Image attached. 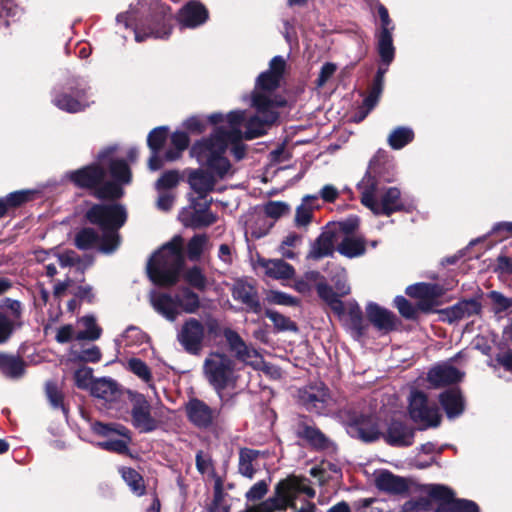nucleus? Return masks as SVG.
<instances>
[{
  "label": "nucleus",
  "mask_w": 512,
  "mask_h": 512,
  "mask_svg": "<svg viewBox=\"0 0 512 512\" xmlns=\"http://www.w3.org/2000/svg\"><path fill=\"white\" fill-rule=\"evenodd\" d=\"M345 422L347 433L351 437L361 439L364 442H372L379 437L377 426L368 417L353 414Z\"/></svg>",
  "instance_id": "nucleus-19"
},
{
  "label": "nucleus",
  "mask_w": 512,
  "mask_h": 512,
  "mask_svg": "<svg viewBox=\"0 0 512 512\" xmlns=\"http://www.w3.org/2000/svg\"><path fill=\"white\" fill-rule=\"evenodd\" d=\"M120 473L124 481L135 494L142 495L144 493L145 486L143 478L136 470L122 467Z\"/></svg>",
  "instance_id": "nucleus-48"
},
{
  "label": "nucleus",
  "mask_w": 512,
  "mask_h": 512,
  "mask_svg": "<svg viewBox=\"0 0 512 512\" xmlns=\"http://www.w3.org/2000/svg\"><path fill=\"white\" fill-rule=\"evenodd\" d=\"M208 19V11L199 1L188 2L179 12L178 21L183 27L196 28Z\"/></svg>",
  "instance_id": "nucleus-23"
},
{
  "label": "nucleus",
  "mask_w": 512,
  "mask_h": 512,
  "mask_svg": "<svg viewBox=\"0 0 512 512\" xmlns=\"http://www.w3.org/2000/svg\"><path fill=\"white\" fill-rule=\"evenodd\" d=\"M91 392L95 397L107 402L115 400L119 393L116 382L105 378L93 382Z\"/></svg>",
  "instance_id": "nucleus-38"
},
{
  "label": "nucleus",
  "mask_w": 512,
  "mask_h": 512,
  "mask_svg": "<svg viewBox=\"0 0 512 512\" xmlns=\"http://www.w3.org/2000/svg\"><path fill=\"white\" fill-rule=\"evenodd\" d=\"M489 298L493 304L496 305V312H501L512 307V298L505 297L498 291H491L489 293Z\"/></svg>",
  "instance_id": "nucleus-64"
},
{
  "label": "nucleus",
  "mask_w": 512,
  "mask_h": 512,
  "mask_svg": "<svg viewBox=\"0 0 512 512\" xmlns=\"http://www.w3.org/2000/svg\"><path fill=\"white\" fill-rule=\"evenodd\" d=\"M203 372L208 383L224 402V390L234 388L238 380L235 361L220 352H211L203 363Z\"/></svg>",
  "instance_id": "nucleus-7"
},
{
  "label": "nucleus",
  "mask_w": 512,
  "mask_h": 512,
  "mask_svg": "<svg viewBox=\"0 0 512 512\" xmlns=\"http://www.w3.org/2000/svg\"><path fill=\"white\" fill-rule=\"evenodd\" d=\"M0 372L11 379L21 378L25 373V362L19 356L0 353Z\"/></svg>",
  "instance_id": "nucleus-33"
},
{
  "label": "nucleus",
  "mask_w": 512,
  "mask_h": 512,
  "mask_svg": "<svg viewBox=\"0 0 512 512\" xmlns=\"http://www.w3.org/2000/svg\"><path fill=\"white\" fill-rule=\"evenodd\" d=\"M208 244V238L206 235L198 234L193 236L187 245L188 258L192 261H197L204 249Z\"/></svg>",
  "instance_id": "nucleus-49"
},
{
  "label": "nucleus",
  "mask_w": 512,
  "mask_h": 512,
  "mask_svg": "<svg viewBox=\"0 0 512 512\" xmlns=\"http://www.w3.org/2000/svg\"><path fill=\"white\" fill-rule=\"evenodd\" d=\"M445 289L438 284L416 283L406 288V294L417 298L418 308L429 312L441 304L440 298L444 295Z\"/></svg>",
  "instance_id": "nucleus-15"
},
{
  "label": "nucleus",
  "mask_w": 512,
  "mask_h": 512,
  "mask_svg": "<svg viewBox=\"0 0 512 512\" xmlns=\"http://www.w3.org/2000/svg\"><path fill=\"white\" fill-rule=\"evenodd\" d=\"M394 303L403 317L407 319H414L416 317L417 309L403 296H397Z\"/></svg>",
  "instance_id": "nucleus-59"
},
{
  "label": "nucleus",
  "mask_w": 512,
  "mask_h": 512,
  "mask_svg": "<svg viewBox=\"0 0 512 512\" xmlns=\"http://www.w3.org/2000/svg\"><path fill=\"white\" fill-rule=\"evenodd\" d=\"M317 292L319 297L328 304L335 314L338 316L344 314L345 305L339 299L340 296L338 295V292L335 293L330 286L324 283H319L317 285Z\"/></svg>",
  "instance_id": "nucleus-39"
},
{
  "label": "nucleus",
  "mask_w": 512,
  "mask_h": 512,
  "mask_svg": "<svg viewBox=\"0 0 512 512\" xmlns=\"http://www.w3.org/2000/svg\"><path fill=\"white\" fill-rule=\"evenodd\" d=\"M209 204L208 201L201 204L193 199L191 203L192 210L180 215L183 224L193 228H202L213 224L217 217L209 210Z\"/></svg>",
  "instance_id": "nucleus-20"
},
{
  "label": "nucleus",
  "mask_w": 512,
  "mask_h": 512,
  "mask_svg": "<svg viewBox=\"0 0 512 512\" xmlns=\"http://www.w3.org/2000/svg\"><path fill=\"white\" fill-rule=\"evenodd\" d=\"M85 329L76 334V340H96L101 335V329L97 326L93 316H84L79 320Z\"/></svg>",
  "instance_id": "nucleus-46"
},
{
  "label": "nucleus",
  "mask_w": 512,
  "mask_h": 512,
  "mask_svg": "<svg viewBox=\"0 0 512 512\" xmlns=\"http://www.w3.org/2000/svg\"><path fill=\"white\" fill-rule=\"evenodd\" d=\"M333 275L331 277V281L334 283V286L338 292L339 296H346L350 293V286L347 282V272L342 267H334L332 271Z\"/></svg>",
  "instance_id": "nucleus-51"
},
{
  "label": "nucleus",
  "mask_w": 512,
  "mask_h": 512,
  "mask_svg": "<svg viewBox=\"0 0 512 512\" xmlns=\"http://www.w3.org/2000/svg\"><path fill=\"white\" fill-rule=\"evenodd\" d=\"M167 133L164 127H157L153 129L147 139V143L152 152L158 153L164 142L166 141Z\"/></svg>",
  "instance_id": "nucleus-53"
},
{
  "label": "nucleus",
  "mask_w": 512,
  "mask_h": 512,
  "mask_svg": "<svg viewBox=\"0 0 512 512\" xmlns=\"http://www.w3.org/2000/svg\"><path fill=\"white\" fill-rule=\"evenodd\" d=\"M170 140L172 148L165 152L164 157L166 161H175L180 158L182 152L188 147L190 140L188 134L183 131H175L171 135Z\"/></svg>",
  "instance_id": "nucleus-41"
},
{
  "label": "nucleus",
  "mask_w": 512,
  "mask_h": 512,
  "mask_svg": "<svg viewBox=\"0 0 512 512\" xmlns=\"http://www.w3.org/2000/svg\"><path fill=\"white\" fill-rule=\"evenodd\" d=\"M176 300L179 313L185 312L192 314L195 313L200 306L198 295L188 288L181 289L176 294Z\"/></svg>",
  "instance_id": "nucleus-40"
},
{
  "label": "nucleus",
  "mask_w": 512,
  "mask_h": 512,
  "mask_svg": "<svg viewBox=\"0 0 512 512\" xmlns=\"http://www.w3.org/2000/svg\"><path fill=\"white\" fill-rule=\"evenodd\" d=\"M216 178L219 177L211 170L195 169L189 173L188 183L199 199H205L214 190Z\"/></svg>",
  "instance_id": "nucleus-22"
},
{
  "label": "nucleus",
  "mask_w": 512,
  "mask_h": 512,
  "mask_svg": "<svg viewBox=\"0 0 512 512\" xmlns=\"http://www.w3.org/2000/svg\"><path fill=\"white\" fill-rule=\"evenodd\" d=\"M126 345H141L147 341V335L142 332L138 327L131 326L126 329L123 334Z\"/></svg>",
  "instance_id": "nucleus-57"
},
{
  "label": "nucleus",
  "mask_w": 512,
  "mask_h": 512,
  "mask_svg": "<svg viewBox=\"0 0 512 512\" xmlns=\"http://www.w3.org/2000/svg\"><path fill=\"white\" fill-rule=\"evenodd\" d=\"M126 395L131 406L132 425L142 433L154 431L158 421L151 414V404L147 398L131 390H127Z\"/></svg>",
  "instance_id": "nucleus-13"
},
{
  "label": "nucleus",
  "mask_w": 512,
  "mask_h": 512,
  "mask_svg": "<svg viewBox=\"0 0 512 512\" xmlns=\"http://www.w3.org/2000/svg\"><path fill=\"white\" fill-rule=\"evenodd\" d=\"M150 302L153 308L169 321H175L180 314L176 296L153 290L150 292Z\"/></svg>",
  "instance_id": "nucleus-25"
},
{
  "label": "nucleus",
  "mask_w": 512,
  "mask_h": 512,
  "mask_svg": "<svg viewBox=\"0 0 512 512\" xmlns=\"http://www.w3.org/2000/svg\"><path fill=\"white\" fill-rule=\"evenodd\" d=\"M179 182V177L177 172L169 171L164 173L157 181L156 188L158 190L161 189H170L175 187Z\"/></svg>",
  "instance_id": "nucleus-63"
},
{
  "label": "nucleus",
  "mask_w": 512,
  "mask_h": 512,
  "mask_svg": "<svg viewBox=\"0 0 512 512\" xmlns=\"http://www.w3.org/2000/svg\"><path fill=\"white\" fill-rule=\"evenodd\" d=\"M300 400L307 410L317 414L327 411L331 397L322 383L311 385L300 391Z\"/></svg>",
  "instance_id": "nucleus-16"
},
{
  "label": "nucleus",
  "mask_w": 512,
  "mask_h": 512,
  "mask_svg": "<svg viewBox=\"0 0 512 512\" xmlns=\"http://www.w3.org/2000/svg\"><path fill=\"white\" fill-rule=\"evenodd\" d=\"M46 394L49 399L50 404L53 408H61L66 414L65 407L63 406V397L62 394L59 392L57 386L53 382H47L46 383Z\"/></svg>",
  "instance_id": "nucleus-58"
},
{
  "label": "nucleus",
  "mask_w": 512,
  "mask_h": 512,
  "mask_svg": "<svg viewBox=\"0 0 512 512\" xmlns=\"http://www.w3.org/2000/svg\"><path fill=\"white\" fill-rule=\"evenodd\" d=\"M128 369L147 383L150 388L154 389V385L151 383L152 374L145 362L137 358H132L128 361Z\"/></svg>",
  "instance_id": "nucleus-50"
},
{
  "label": "nucleus",
  "mask_w": 512,
  "mask_h": 512,
  "mask_svg": "<svg viewBox=\"0 0 512 512\" xmlns=\"http://www.w3.org/2000/svg\"><path fill=\"white\" fill-rule=\"evenodd\" d=\"M91 428L95 434L107 438L104 441L97 442V447L120 454L128 451L130 437L128 430L124 426L95 422Z\"/></svg>",
  "instance_id": "nucleus-11"
},
{
  "label": "nucleus",
  "mask_w": 512,
  "mask_h": 512,
  "mask_svg": "<svg viewBox=\"0 0 512 512\" xmlns=\"http://www.w3.org/2000/svg\"><path fill=\"white\" fill-rule=\"evenodd\" d=\"M74 380L79 388H88L92 385V369L82 367L74 373Z\"/></svg>",
  "instance_id": "nucleus-61"
},
{
  "label": "nucleus",
  "mask_w": 512,
  "mask_h": 512,
  "mask_svg": "<svg viewBox=\"0 0 512 512\" xmlns=\"http://www.w3.org/2000/svg\"><path fill=\"white\" fill-rule=\"evenodd\" d=\"M59 265L62 268L75 267L80 274H83L85 269L92 265L93 259L91 256H79L73 250H66L55 254Z\"/></svg>",
  "instance_id": "nucleus-34"
},
{
  "label": "nucleus",
  "mask_w": 512,
  "mask_h": 512,
  "mask_svg": "<svg viewBox=\"0 0 512 512\" xmlns=\"http://www.w3.org/2000/svg\"><path fill=\"white\" fill-rule=\"evenodd\" d=\"M169 8L159 0H141L127 12L117 16V22L128 27L135 25V40L142 42L148 38L166 39L171 34Z\"/></svg>",
  "instance_id": "nucleus-4"
},
{
  "label": "nucleus",
  "mask_w": 512,
  "mask_h": 512,
  "mask_svg": "<svg viewBox=\"0 0 512 512\" xmlns=\"http://www.w3.org/2000/svg\"><path fill=\"white\" fill-rule=\"evenodd\" d=\"M186 414L189 421L198 428L210 427L217 418L219 412L211 408L204 401L193 398L186 403Z\"/></svg>",
  "instance_id": "nucleus-18"
},
{
  "label": "nucleus",
  "mask_w": 512,
  "mask_h": 512,
  "mask_svg": "<svg viewBox=\"0 0 512 512\" xmlns=\"http://www.w3.org/2000/svg\"><path fill=\"white\" fill-rule=\"evenodd\" d=\"M223 335L230 350L235 354L238 360L252 367H257L261 364V356L259 353L255 349L247 346L236 331L226 328L223 331Z\"/></svg>",
  "instance_id": "nucleus-17"
},
{
  "label": "nucleus",
  "mask_w": 512,
  "mask_h": 512,
  "mask_svg": "<svg viewBox=\"0 0 512 512\" xmlns=\"http://www.w3.org/2000/svg\"><path fill=\"white\" fill-rule=\"evenodd\" d=\"M286 69V60L282 56H275L269 63L268 70L260 73L256 78L255 87L249 96H243V100H249L250 106L255 109V115L245 123L246 130L241 127L246 119V112L234 110L226 116L222 113L209 115L208 120L212 124L226 123L215 129L209 138L197 141L191 148L190 154L197 162L215 173L219 179L232 176L234 170L225 153L229 144L232 145V153L237 161L244 158L246 146L243 139L252 140L264 135L268 128L274 125L279 118L278 108L286 105V100L276 94L280 87Z\"/></svg>",
  "instance_id": "nucleus-1"
},
{
  "label": "nucleus",
  "mask_w": 512,
  "mask_h": 512,
  "mask_svg": "<svg viewBox=\"0 0 512 512\" xmlns=\"http://www.w3.org/2000/svg\"><path fill=\"white\" fill-rule=\"evenodd\" d=\"M221 327L218 320L209 318L202 323L196 318H189L177 331V341L185 352L199 355L210 337H218Z\"/></svg>",
  "instance_id": "nucleus-8"
},
{
  "label": "nucleus",
  "mask_w": 512,
  "mask_h": 512,
  "mask_svg": "<svg viewBox=\"0 0 512 512\" xmlns=\"http://www.w3.org/2000/svg\"><path fill=\"white\" fill-rule=\"evenodd\" d=\"M268 491V484L261 480L255 483L246 493V499L249 502H256L262 499Z\"/></svg>",
  "instance_id": "nucleus-60"
},
{
  "label": "nucleus",
  "mask_w": 512,
  "mask_h": 512,
  "mask_svg": "<svg viewBox=\"0 0 512 512\" xmlns=\"http://www.w3.org/2000/svg\"><path fill=\"white\" fill-rule=\"evenodd\" d=\"M52 102L59 109L69 113L80 112L91 103L85 83L70 85L67 91L55 93Z\"/></svg>",
  "instance_id": "nucleus-14"
},
{
  "label": "nucleus",
  "mask_w": 512,
  "mask_h": 512,
  "mask_svg": "<svg viewBox=\"0 0 512 512\" xmlns=\"http://www.w3.org/2000/svg\"><path fill=\"white\" fill-rule=\"evenodd\" d=\"M33 194L30 190L15 191L5 197L8 207H16L25 203Z\"/></svg>",
  "instance_id": "nucleus-62"
},
{
  "label": "nucleus",
  "mask_w": 512,
  "mask_h": 512,
  "mask_svg": "<svg viewBox=\"0 0 512 512\" xmlns=\"http://www.w3.org/2000/svg\"><path fill=\"white\" fill-rule=\"evenodd\" d=\"M232 295L235 300L241 301L249 309L258 311L260 304L257 297V291L251 284L239 280L237 281L232 290Z\"/></svg>",
  "instance_id": "nucleus-30"
},
{
  "label": "nucleus",
  "mask_w": 512,
  "mask_h": 512,
  "mask_svg": "<svg viewBox=\"0 0 512 512\" xmlns=\"http://www.w3.org/2000/svg\"><path fill=\"white\" fill-rule=\"evenodd\" d=\"M182 247V238L175 236L151 256L147 264V273L154 284L171 286L178 281L184 263Z\"/></svg>",
  "instance_id": "nucleus-5"
},
{
  "label": "nucleus",
  "mask_w": 512,
  "mask_h": 512,
  "mask_svg": "<svg viewBox=\"0 0 512 512\" xmlns=\"http://www.w3.org/2000/svg\"><path fill=\"white\" fill-rule=\"evenodd\" d=\"M369 321L380 331H390L395 327V316L392 312L380 307L376 303H369L366 307Z\"/></svg>",
  "instance_id": "nucleus-29"
},
{
  "label": "nucleus",
  "mask_w": 512,
  "mask_h": 512,
  "mask_svg": "<svg viewBox=\"0 0 512 512\" xmlns=\"http://www.w3.org/2000/svg\"><path fill=\"white\" fill-rule=\"evenodd\" d=\"M439 399L448 418L452 419L462 414L464 402L459 390L451 389L445 391L440 395Z\"/></svg>",
  "instance_id": "nucleus-32"
},
{
  "label": "nucleus",
  "mask_w": 512,
  "mask_h": 512,
  "mask_svg": "<svg viewBox=\"0 0 512 512\" xmlns=\"http://www.w3.org/2000/svg\"><path fill=\"white\" fill-rule=\"evenodd\" d=\"M340 317L344 319L345 324L355 339H360L366 334L369 325L356 302H349L345 306L344 314Z\"/></svg>",
  "instance_id": "nucleus-24"
},
{
  "label": "nucleus",
  "mask_w": 512,
  "mask_h": 512,
  "mask_svg": "<svg viewBox=\"0 0 512 512\" xmlns=\"http://www.w3.org/2000/svg\"><path fill=\"white\" fill-rule=\"evenodd\" d=\"M259 451L244 448L239 452L238 471L241 475L252 479L255 473L253 462L257 459Z\"/></svg>",
  "instance_id": "nucleus-42"
},
{
  "label": "nucleus",
  "mask_w": 512,
  "mask_h": 512,
  "mask_svg": "<svg viewBox=\"0 0 512 512\" xmlns=\"http://www.w3.org/2000/svg\"><path fill=\"white\" fill-rule=\"evenodd\" d=\"M333 252L334 235L331 232H323L312 245L308 258L319 260L332 255Z\"/></svg>",
  "instance_id": "nucleus-36"
},
{
  "label": "nucleus",
  "mask_w": 512,
  "mask_h": 512,
  "mask_svg": "<svg viewBox=\"0 0 512 512\" xmlns=\"http://www.w3.org/2000/svg\"><path fill=\"white\" fill-rule=\"evenodd\" d=\"M265 214L273 219H278L289 211V206L281 201H269L264 205Z\"/></svg>",
  "instance_id": "nucleus-55"
},
{
  "label": "nucleus",
  "mask_w": 512,
  "mask_h": 512,
  "mask_svg": "<svg viewBox=\"0 0 512 512\" xmlns=\"http://www.w3.org/2000/svg\"><path fill=\"white\" fill-rule=\"evenodd\" d=\"M184 279L191 286L200 290H203L206 286V278L198 267L187 270L184 274Z\"/></svg>",
  "instance_id": "nucleus-56"
},
{
  "label": "nucleus",
  "mask_w": 512,
  "mask_h": 512,
  "mask_svg": "<svg viewBox=\"0 0 512 512\" xmlns=\"http://www.w3.org/2000/svg\"><path fill=\"white\" fill-rule=\"evenodd\" d=\"M424 492L433 500L442 503H450L454 499L453 491L447 486L440 484H430L424 487Z\"/></svg>",
  "instance_id": "nucleus-47"
},
{
  "label": "nucleus",
  "mask_w": 512,
  "mask_h": 512,
  "mask_svg": "<svg viewBox=\"0 0 512 512\" xmlns=\"http://www.w3.org/2000/svg\"><path fill=\"white\" fill-rule=\"evenodd\" d=\"M297 435L318 449H327L331 444L329 439L318 428L306 423L298 425Z\"/></svg>",
  "instance_id": "nucleus-35"
},
{
  "label": "nucleus",
  "mask_w": 512,
  "mask_h": 512,
  "mask_svg": "<svg viewBox=\"0 0 512 512\" xmlns=\"http://www.w3.org/2000/svg\"><path fill=\"white\" fill-rule=\"evenodd\" d=\"M377 169L370 164L366 174L358 183L361 193V203L369 208L374 214L387 215L404 209L401 192L396 187H389L380 190L376 178Z\"/></svg>",
  "instance_id": "nucleus-6"
},
{
  "label": "nucleus",
  "mask_w": 512,
  "mask_h": 512,
  "mask_svg": "<svg viewBox=\"0 0 512 512\" xmlns=\"http://www.w3.org/2000/svg\"><path fill=\"white\" fill-rule=\"evenodd\" d=\"M437 512H479V508L473 501L453 499L450 503H442L438 505Z\"/></svg>",
  "instance_id": "nucleus-45"
},
{
  "label": "nucleus",
  "mask_w": 512,
  "mask_h": 512,
  "mask_svg": "<svg viewBox=\"0 0 512 512\" xmlns=\"http://www.w3.org/2000/svg\"><path fill=\"white\" fill-rule=\"evenodd\" d=\"M90 223L102 230L101 238L92 228H83L75 236V244L79 249L86 250L99 244L105 254L114 252L120 245L118 230L126 221V211L118 204H96L86 213Z\"/></svg>",
  "instance_id": "nucleus-3"
},
{
  "label": "nucleus",
  "mask_w": 512,
  "mask_h": 512,
  "mask_svg": "<svg viewBox=\"0 0 512 512\" xmlns=\"http://www.w3.org/2000/svg\"><path fill=\"white\" fill-rule=\"evenodd\" d=\"M318 200L317 195H306L296 209L295 224L298 227L307 226L312 217L313 203Z\"/></svg>",
  "instance_id": "nucleus-43"
},
{
  "label": "nucleus",
  "mask_w": 512,
  "mask_h": 512,
  "mask_svg": "<svg viewBox=\"0 0 512 512\" xmlns=\"http://www.w3.org/2000/svg\"><path fill=\"white\" fill-rule=\"evenodd\" d=\"M266 317L273 322V324L278 330H296L295 324L289 318L285 317L284 315L276 311L267 310Z\"/></svg>",
  "instance_id": "nucleus-54"
},
{
  "label": "nucleus",
  "mask_w": 512,
  "mask_h": 512,
  "mask_svg": "<svg viewBox=\"0 0 512 512\" xmlns=\"http://www.w3.org/2000/svg\"><path fill=\"white\" fill-rule=\"evenodd\" d=\"M300 494L313 498L315 491L307 486L303 480L297 478L282 480L276 485L273 496L257 507V512L284 511L288 507L296 509V501Z\"/></svg>",
  "instance_id": "nucleus-9"
},
{
  "label": "nucleus",
  "mask_w": 512,
  "mask_h": 512,
  "mask_svg": "<svg viewBox=\"0 0 512 512\" xmlns=\"http://www.w3.org/2000/svg\"><path fill=\"white\" fill-rule=\"evenodd\" d=\"M377 11L380 18L379 29L376 32L377 51L383 63L390 65L394 60L395 47L393 45V32L395 25L389 16L387 8L377 3Z\"/></svg>",
  "instance_id": "nucleus-12"
},
{
  "label": "nucleus",
  "mask_w": 512,
  "mask_h": 512,
  "mask_svg": "<svg viewBox=\"0 0 512 512\" xmlns=\"http://www.w3.org/2000/svg\"><path fill=\"white\" fill-rule=\"evenodd\" d=\"M385 440L392 446H410L413 443L414 432L401 421H392L384 435Z\"/></svg>",
  "instance_id": "nucleus-27"
},
{
  "label": "nucleus",
  "mask_w": 512,
  "mask_h": 512,
  "mask_svg": "<svg viewBox=\"0 0 512 512\" xmlns=\"http://www.w3.org/2000/svg\"><path fill=\"white\" fill-rule=\"evenodd\" d=\"M114 151V147L104 149L94 164L69 172L67 176L78 187L93 188L104 180L108 168L113 181L97 187L95 195L98 198H120L123 195L121 186L131 181V171L125 160L114 157Z\"/></svg>",
  "instance_id": "nucleus-2"
},
{
  "label": "nucleus",
  "mask_w": 512,
  "mask_h": 512,
  "mask_svg": "<svg viewBox=\"0 0 512 512\" xmlns=\"http://www.w3.org/2000/svg\"><path fill=\"white\" fill-rule=\"evenodd\" d=\"M463 373L449 364H441L433 367L427 375V380L432 387H440L460 381Z\"/></svg>",
  "instance_id": "nucleus-26"
},
{
  "label": "nucleus",
  "mask_w": 512,
  "mask_h": 512,
  "mask_svg": "<svg viewBox=\"0 0 512 512\" xmlns=\"http://www.w3.org/2000/svg\"><path fill=\"white\" fill-rule=\"evenodd\" d=\"M414 138V132L408 127H398L394 129L389 137L388 143L393 149H401L410 143Z\"/></svg>",
  "instance_id": "nucleus-44"
},
{
  "label": "nucleus",
  "mask_w": 512,
  "mask_h": 512,
  "mask_svg": "<svg viewBox=\"0 0 512 512\" xmlns=\"http://www.w3.org/2000/svg\"><path fill=\"white\" fill-rule=\"evenodd\" d=\"M409 415L421 428L437 427L441 421V414L434 403H430L426 395L419 391H412L409 398Z\"/></svg>",
  "instance_id": "nucleus-10"
},
{
  "label": "nucleus",
  "mask_w": 512,
  "mask_h": 512,
  "mask_svg": "<svg viewBox=\"0 0 512 512\" xmlns=\"http://www.w3.org/2000/svg\"><path fill=\"white\" fill-rule=\"evenodd\" d=\"M375 483L380 490L393 494H401L408 488L405 479L388 471L380 472L376 476Z\"/></svg>",
  "instance_id": "nucleus-31"
},
{
  "label": "nucleus",
  "mask_w": 512,
  "mask_h": 512,
  "mask_svg": "<svg viewBox=\"0 0 512 512\" xmlns=\"http://www.w3.org/2000/svg\"><path fill=\"white\" fill-rule=\"evenodd\" d=\"M480 310L481 305L479 304V302L470 299L460 301L454 306L442 310L441 313L445 320L452 323L476 315L480 312Z\"/></svg>",
  "instance_id": "nucleus-28"
},
{
  "label": "nucleus",
  "mask_w": 512,
  "mask_h": 512,
  "mask_svg": "<svg viewBox=\"0 0 512 512\" xmlns=\"http://www.w3.org/2000/svg\"><path fill=\"white\" fill-rule=\"evenodd\" d=\"M255 268L260 269L265 276L276 280L291 279L295 274L294 268L282 259L259 257L255 262Z\"/></svg>",
  "instance_id": "nucleus-21"
},
{
  "label": "nucleus",
  "mask_w": 512,
  "mask_h": 512,
  "mask_svg": "<svg viewBox=\"0 0 512 512\" xmlns=\"http://www.w3.org/2000/svg\"><path fill=\"white\" fill-rule=\"evenodd\" d=\"M338 252L348 258H355L365 253V241L361 237L347 235L337 247Z\"/></svg>",
  "instance_id": "nucleus-37"
},
{
  "label": "nucleus",
  "mask_w": 512,
  "mask_h": 512,
  "mask_svg": "<svg viewBox=\"0 0 512 512\" xmlns=\"http://www.w3.org/2000/svg\"><path fill=\"white\" fill-rule=\"evenodd\" d=\"M301 241L302 238L300 235L294 232L289 233L287 236H285L279 247L281 255L288 259H294L296 257V253L293 252L291 248L297 247Z\"/></svg>",
  "instance_id": "nucleus-52"
}]
</instances>
